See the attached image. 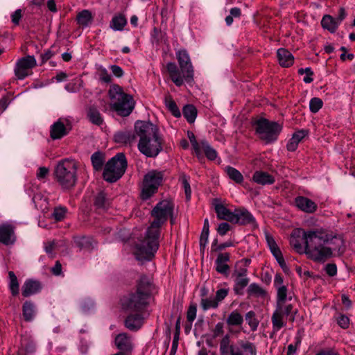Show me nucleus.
<instances>
[{"instance_id": "nucleus-1", "label": "nucleus", "mask_w": 355, "mask_h": 355, "mask_svg": "<svg viewBox=\"0 0 355 355\" xmlns=\"http://www.w3.org/2000/svg\"><path fill=\"white\" fill-rule=\"evenodd\" d=\"M293 248L300 254L316 262H324L334 256L342 255L345 251L343 236L323 228L294 230L290 239Z\"/></svg>"}, {"instance_id": "nucleus-2", "label": "nucleus", "mask_w": 355, "mask_h": 355, "mask_svg": "<svg viewBox=\"0 0 355 355\" xmlns=\"http://www.w3.org/2000/svg\"><path fill=\"white\" fill-rule=\"evenodd\" d=\"M160 223H150L133 241L132 252L138 261H150L159 246Z\"/></svg>"}, {"instance_id": "nucleus-3", "label": "nucleus", "mask_w": 355, "mask_h": 355, "mask_svg": "<svg viewBox=\"0 0 355 355\" xmlns=\"http://www.w3.org/2000/svg\"><path fill=\"white\" fill-rule=\"evenodd\" d=\"M135 130L139 137V150L146 157H156L162 150L163 142L157 126L150 121H137Z\"/></svg>"}, {"instance_id": "nucleus-4", "label": "nucleus", "mask_w": 355, "mask_h": 355, "mask_svg": "<svg viewBox=\"0 0 355 355\" xmlns=\"http://www.w3.org/2000/svg\"><path fill=\"white\" fill-rule=\"evenodd\" d=\"M153 285L150 278L142 276L137 281L135 289L121 300L122 309L125 311L146 312L150 304Z\"/></svg>"}, {"instance_id": "nucleus-5", "label": "nucleus", "mask_w": 355, "mask_h": 355, "mask_svg": "<svg viewBox=\"0 0 355 355\" xmlns=\"http://www.w3.org/2000/svg\"><path fill=\"white\" fill-rule=\"evenodd\" d=\"M110 107L121 116H128L135 107L132 96L123 92L121 87L113 85L109 89Z\"/></svg>"}, {"instance_id": "nucleus-6", "label": "nucleus", "mask_w": 355, "mask_h": 355, "mask_svg": "<svg viewBox=\"0 0 355 355\" xmlns=\"http://www.w3.org/2000/svg\"><path fill=\"white\" fill-rule=\"evenodd\" d=\"M212 205L219 220L227 222H254L252 214L243 207L228 208L219 199L213 200Z\"/></svg>"}, {"instance_id": "nucleus-7", "label": "nucleus", "mask_w": 355, "mask_h": 355, "mask_svg": "<svg viewBox=\"0 0 355 355\" xmlns=\"http://www.w3.org/2000/svg\"><path fill=\"white\" fill-rule=\"evenodd\" d=\"M77 169V164L72 159H64L57 164L54 171L55 178L63 189H70L76 185Z\"/></svg>"}, {"instance_id": "nucleus-8", "label": "nucleus", "mask_w": 355, "mask_h": 355, "mask_svg": "<svg viewBox=\"0 0 355 355\" xmlns=\"http://www.w3.org/2000/svg\"><path fill=\"white\" fill-rule=\"evenodd\" d=\"M253 125L259 138L266 144L275 141L282 130V124L265 118L257 119L254 121Z\"/></svg>"}, {"instance_id": "nucleus-9", "label": "nucleus", "mask_w": 355, "mask_h": 355, "mask_svg": "<svg viewBox=\"0 0 355 355\" xmlns=\"http://www.w3.org/2000/svg\"><path fill=\"white\" fill-rule=\"evenodd\" d=\"M127 162L123 153H117L105 164L103 176L108 182H116L124 173Z\"/></svg>"}, {"instance_id": "nucleus-10", "label": "nucleus", "mask_w": 355, "mask_h": 355, "mask_svg": "<svg viewBox=\"0 0 355 355\" xmlns=\"http://www.w3.org/2000/svg\"><path fill=\"white\" fill-rule=\"evenodd\" d=\"M163 177V173L156 170H152L145 175L141 194L143 200L148 199L157 191Z\"/></svg>"}, {"instance_id": "nucleus-11", "label": "nucleus", "mask_w": 355, "mask_h": 355, "mask_svg": "<svg viewBox=\"0 0 355 355\" xmlns=\"http://www.w3.org/2000/svg\"><path fill=\"white\" fill-rule=\"evenodd\" d=\"M173 204L169 200H162L157 204L152 210V215L158 220H175L173 216Z\"/></svg>"}, {"instance_id": "nucleus-12", "label": "nucleus", "mask_w": 355, "mask_h": 355, "mask_svg": "<svg viewBox=\"0 0 355 355\" xmlns=\"http://www.w3.org/2000/svg\"><path fill=\"white\" fill-rule=\"evenodd\" d=\"M37 64L36 60L33 55H28L19 59L15 68V73L18 79L23 80L29 75L28 71Z\"/></svg>"}, {"instance_id": "nucleus-13", "label": "nucleus", "mask_w": 355, "mask_h": 355, "mask_svg": "<svg viewBox=\"0 0 355 355\" xmlns=\"http://www.w3.org/2000/svg\"><path fill=\"white\" fill-rule=\"evenodd\" d=\"M176 56L185 80L189 82L193 77V68L187 51L180 50L176 53Z\"/></svg>"}, {"instance_id": "nucleus-14", "label": "nucleus", "mask_w": 355, "mask_h": 355, "mask_svg": "<svg viewBox=\"0 0 355 355\" xmlns=\"http://www.w3.org/2000/svg\"><path fill=\"white\" fill-rule=\"evenodd\" d=\"M129 314L124 320L125 327L132 331H137L141 328L146 318V312L128 311Z\"/></svg>"}, {"instance_id": "nucleus-15", "label": "nucleus", "mask_w": 355, "mask_h": 355, "mask_svg": "<svg viewBox=\"0 0 355 355\" xmlns=\"http://www.w3.org/2000/svg\"><path fill=\"white\" fill-rule=\"evenodd\" d=\"M114 343L119 352H122L124 354H130L134 349L132 337L127 333H121L116 335Z\"/></svg>"}, {"instance_id": "nucleus-16", "label": "nucleus", "mask_w": 355, "mask_h": 355, "mask_svg": "<svg viewBox=\"0 0 355 355\" xmlns=\"http://www.w3.org/2000/svg\"><path fill=\"white\" fill-rule=\"evenodd\" d=\"M230 355H257L255 345L249 341L239 340L236 345L230 347Z\"/></svg>"}, {"instance_id": "nucleus-17", "label": "nucleus", "mask_w": 355, "mask_h": 355, "mask_svg": "<svg viewBox=\"0 0 355 355\" xmlns=\"http://www.w3.org/2000/svg\"><path fill=\"white\" fill-rule=\"evenodd\" d=\"M137 137L135 131L132 132L128 130L117 132L114 135L115 142L128 146L135 144Z\"/></svg>"}, {"instance_id": "nucleus-18", "label": "nucleus", "mask_w": 355, "mask_h": 355, "mask_svg": "<svg viewBox=\"0 0 355 355\" xmlns=\"http://www.w3.org/2000/svg\"><path fill=\"white\" fill-rule=\"evenodd\" d=\"M166 69L169 73L170 78L171 80L174 83V84L180 87L184 83V73H182L181 69L180 70L175 63L174 62H168L166 64Z\"/></svg>"}, {"instance_id": "nucleus-19", "label": "nucleus", "mask_w": 355, "mask_h": 355, "mask_svg": "<svg viewBox=\"0 0 355 355\" xmlns=\"http://www.w3.org/2000/svg\"><path fill=\"white\" fill-rule=\"evenodd\" d=\"M15 241L13 227L10 225H0V242L6 245H12Z\"/></svg>"}, {"instance_id": "nucleus-20", "label": "nucleus", "mask_w": 355, "mask_h": 355, "mask_svg": "<svg viewBox=\"0 0 355 355\" xmlns=\"http://www.w3.org/2000/svg\"><path fill=\"white\" fill-rule=\"evenodd\" d=\"M295 203L298 209L306 213H313L317 209V205L306 197L297 196Z\"/></svg>"}, {"instance_id": "nucleus-21", "label": "nucleus", "mask_w": 355, "mask_h": 355, "mask_svg": "<svg viewBox=\"0 0 355 355\" xmlns=\"http://www.w3.org/2000/svg\"><path fill=\"white\" fill-rule=\"evenodd\" d=\"M68 133L69 131L61 119H58L51 126L50 136L54 140L60 139Z\"/></svg>"}, {"instance_id": "nucleus-22", "label": "nucleus", "mask_w": 355, "mask_h": 355, "mask_svg": "<svg viewBox=\"0 0 355 355\" xmlns=\"http://www.w3.org/2000/svg\"><path fill=\"white\" fill-rule=\"evenodd\" d=\"M42 289L40 282L33 279L26 280L22 286V295L28 297L38 293Z\"/></svg>"}, {"instance_id": "nucleus-23", "label": "nucleus", "mask_w": 355, "mask_h": 355, "mask_svg": "<svg viewBox=\"0 0 355 355\" xmlns=\"http://www.w3.org/2000/svg\"><path fill=\"white\" fill-rule=\"evenodd\" d=\"M277 56L279 64L283 67H288L293 64L294 57L292 53L286 49H279L277 52Z\"/></svg>"}, {"instance_id": "nucleus-24", "label": "nucleus", "mask_w": 355, "mask_h": 355, "mask_svg": "<svg viewBox=\"0 0 355 355\" xmlns=\"http://www.w3.org/2000/svg\"><path fill=\"white\" fill-rule=\"evenodd\" d=\"M285 317L286 316L282 314V311L281 309H275L271 317L273 333H277L282 327L286 326V323L284 321Z\"/></svg>"}, {"instance_id": "nucleus-25", "label": "nucleus", "mask_w": 355, "mask_h": 355, "mask_svg": "<svg viewBox=\"0 0 355 355\" xmlns=\"http://www.w3.org/2000/svg\"><path fill=\"white\" fill-rule=\"evenodd\" d=\"M230 260L229 253H220L218 254L216 260V270L218 272L223 275H227L230 270L229 266L227 262Z\"/></svg>"}, {"instance_id": "nucleus-26", "label": "nucleus", "mask_w": 355, "mask_h": 355, "mask_svg": "<svg viewBox=\"0 0 355 355\" xmlns=\"http://www.w3.org/2000/svg\"><path fill=\"white\" fill-rule=\"evenodd\" d=\"M252 180L257 184L261 185L272 184L275 182V178L268 173L261 171H257L252 175Z\"/></svg>"}, {"instance_id": "nucleus-27", "label": "nucleus", "mask_w": 355, "mask_h": 355, "mask_svg": "<svg viewBox=\"0 0 355 355\" xmlns=\"http://www.w3.org/2000/svg\"><path fill=\"white\" fill-rule=\"evenodd\" d=\"M87 117L92 123L98 126L101 125L104 121L103 117L99 110L94 105H91L87 107Z\"/></svg>"}, {"instance_id": "nucleus-28", "label": "nucleus", "mask_w": 355, "mask_h": 355, "mask_svg": "<svg viewBox=\"0 0 355 355\" xmlns=\"http://www.w3.org/2000/svg\"><path fill=\"white\" fill-rule=\"evenodd\" d=\"M73 241L76 245L79 248L80 250L90 251L94 248V241L90 237L76 236L73 237Z\"/></svg>"}, {"instance_id": "nucleus-29", "label": "nucleus", "mask_w": 355, "mask_h": 355, "mask_svg": "<svg viewBox=\"0 0 355 355\" xmlns=\"http://www.w3.org/2000/svg\"><path fill=\"white\" fill-rule=\"evenodd\" d=\"M127 24V19L121 13L114 15L110 22V27L114 31H121Z\"/></svg>"}, {"instance_id": "nucleus-30", "label": "nucleus", "mask_w": 355, "mask_h": 355, "mask_svg": "<svg viewBox=\"0 0 355 355\" xmlns=\"http://www.w3.org/2000/svg\"><path fill=\"white\" fill-rule=\"evenodd\" d=\"M306 134L307 132L303 130L294 133L286 145L287 150L291 152L295 151L297 149L299 143L305 137Z\"/></svg>"}, {"instance_id": "nucleus-31", "label": "nucleus", "mask_w": 355, "mask_h": 355, "mask_svg": "<svg viewBox=\"0 0 355 355\" xmlns=\"http://www.w3.org/2000/svg\"><path fill=\"white\" fill-rule=\"evenodd\" d=\"M339 25L340 24L336 19L329 15H325L321 20V26L322 28L328 30L331 33H335Z\"/></svg>"}, {"instance_id": "nucleus-32", "label": "nucleus", "mask_w": 355, "mask_h": 355, "mask_svg": "<svg viewBox=\"0 0 355 355\" xmlns=\"http://www.w3.org/2000/svg\"><path fill=\"white\" fill-rule=\"evenodd\" d=\"M243 322V317L237 310L232 311L226 319V323L230 327H240Z\"/></svg>"}, {"instance_id": "nucleus-33", "label": "nucleus", "mask_w": 355, "mask_h": 355, "mask_svg": "<svg viewBox=\"0 0 355 355\" xmlns=\"http://www.w3.org/2000/svg\"><path fill=\"white\" fill-rule=\"evenodd\" d=\"M23 317L27 322L33 320L35 313L34 304L31 301H26L22 306Z\"/></svg>"}, {"instance_id": "nucleus-34", "label": "nucleus", "mask_w": 355, "mask_h": 355, "mask_svg": "<svg viewBox=\"0 0 355 355\" xmlns=\"http://www.w3.org/2000/svg\"><path fill=\"white\" fill-rule=\"evenodd\" d=\"M94 205L97 209H105L109 207L110 202L106 194L101 191L94 198Z\"/></svg>"}, {"instance_id": "nucleus-35", "label": "nucleus", "mask_w": 355, "mask_h": 355, "mask_svg": "<svg viewBox=\"0 0 355 355\" xmlns=\"http://www.w3.org/2000/svg\"><path fill=\"white\" fill-rule=\"evenodd\" d=\"M77 22L80 26H88L92 21V12L88 10H83L77 15Z\"/></svg>"}, {"instance_id": "nucleus-36", "label": "nucleus", "mask_w": 355, "mask_h": 355, "mask_svg": "<svg viewBox=\"0 0 355 355\" xmlns=\"http://www.w3.org/2000/svg\"><path fill=\"white\" fill-rule=\"evenodd\" d=\"M182 114L187 121L192 123L196 118L197 110L193 105L189 104L183 107Z\"/></svg>"}, {"instance_id": "nucleus-37", "label": "nucleus", "mask_w": 355, "mask_h": 355, "mask_svg": "<svg viewBox=\"0 0 355 355\" xmlns=\"http://www.w3.org/2000/svg\"><path fill=\"white\" fill-rule=\"evenodd\" d=\"M200 149L202 150V153H204L209 159L214 160L216 158V151L210 146L206 140L200 141Z\"/></svg>"}, {"instance_id": "nucleus-38", "label": "nucleus", "mask_w": 355, "mask_h": 355, "mask_svg": "<svg viewBox=\"0 0 355 355\" xmlns=\"http://www.w3.org/2000/svg\"><path fill=\"white\" fill-rule=\"evenodd\" d=\"M33 201L37 209L41 210L42 212H45L48 210L49 202L46 198L40 194H37L33 196Z\"/></svg>"}, {"instance_id": "nucleus-39", "label": "nucleus", "mask_w": 355, "mask_h": 355, "mask_svg": "<svg viewBox=\"0 0 355 355\" xmlns=\"http://www.w3.org/2000/svg\"><path fill=\"white\" fill-rule=\"evenodd\" d=\"M68 210L65 207H55L51 213V218L56 221L67 219Z\"/></svg>"}, {"instance_id": "nucleus-40", "label": "nucleus", "mask_w": 355, "mask_h": 355, "mask_svg": "<svg viewBox=\"0 0 355 355\" xmlns=\"http://www.w3.org/2000/svg\"><path fill=\"white\" fill-rule=\"evenodd\" d=\"M245 319L252 331H257L259 324V321L257 318L256 313L253 311H248L245 315Z\"/></svg>"}, {"instance_id": "nucleus-41", "label": "nucleus", "mask_w": 355, "mask_h": 355, "mask_svg": "<svg viewBox=\"0 0 355 355\" xmlns=\"http://www.w3.org/2000/svg\"><path fill=\"white\" fill-rule=\"evenodd\" d=\"M189 176L187 175L184 173H182L180 175L179 182L181 183V185L184 190L187 200H189L191 199V189L189 184Z\"/></svg>"}, {"instance_id": "nucleus-42", "label": "nucleus", "mask_w": 355, "mask_h": 355, "mask_svg": "<svg viewBox=\"0 0 355 355\" xmlns=\"http://www.w3.org/2000/svg\"><path fill=\"white\" fill-rule=\"evenodd\" d=\"M165 105L171 114L175 117H180L181 112L177 106L175 102L173 100L171 96H167L164 99Z\"/></svg>"}, {"instance_id": "nucleus-43", "label": "nucleus", "mask_w": 355, "mask_h": 355, "mask_svg": "<svg viewBox=\"0 0 355 355\" xmlns=\"http://www.w3.org/2000/svg\"><path fill=\"white\" fill-rule=\"evenodd\" d=\"M229 178L236 183H241L243 180V175L235 168L227 166L225 169Z\"/></svg>"}, {"instance_id": "nucleus-44", "label": "nucleus", "mask_w": 355, "mask_h": 355, "mask_svg": "<svg viewBox=\"0 0 355 355\" xmlns=\"http://www.w3.org/2000/svg\"><path fill=\"white\" fill-rule=\"evenodd\" d=\"M91 160L92 166L96 171H99L102 168L104 163V157L101 153H94L91 157Z\"/></svg>"}, {"instance_id": "nucleus-45", "label": "nucleus", "mask_w": 355, "mask_h": 355, "mask_svg": "<svg viewBox=\"0 0 355 355\" xmlns=\"http://www.w3.org/2000/svg\"><path fill=\"white\" fill-rule=\"evenodd\" d=\"M248 293L250 295L257 297H263L266 295V291L259 285L255 283H252L248 286Z\"/></svg>"}, {"instance_id": "nucleus-46", "label": "nucleus", "mask_w": 355, "mask_h": 355, "mask_svg": "<svg viewBox=\"0 0 355 355\" xmlns=\"http://www.w3.org/2000/svg\"><path fill=\"white\" fill-rule=\"evenodd\" d=\"M249 279L247 277L236 276L234 291L236 294H241L243 289L248 284Z\"/></svg>"}, {"instance_id": "nucleus-47", "label": "nucleus", "mask_w": 355, "mask_h": 355, "mask_svg": "<svg viewBox=\"0 0 355 355\" xmlns=\"http://www.w3.org/2000/svg\"><path fill=\"white\" fill-rule=\"evenodd\" d=\"M284 303H279L277 302V306L276 309H281L282 311V314L285 315L286 317H289V319L291 321H294L295 320V315L293 313V305L292 304H288L286 306H284Z\"/></svg>"}, {"instance_id": "nucleus-48", "label": "nucleus", "mask_w": 355, "mask_h": 355, "mask_svg": "<svg viewBox=\"0 0 355 355\" xmlns=\"http://www.w3.org/2000/svg\"><path fill=\"white\" fill-rule=\"evenodd\" d=\"M10 278V289L13 295H17L19 293V283L17 277L14 272L10 271L8 272Z\"/></svg>"}, {"instance_id": "nucleus-49", "label": "nucleus", "mask_w": 355, "mask_h": 355, "mask_svg": "<svg viewBox=\"0 0 355 355\" xmlns=\"http://www.w3.org/2000/svg\"><path fill=\"white\" fill-rule=\"evenodd\" d=\"M200 306L203 310L206 311L209 309H216L218 306V302L216 298H202L200 301Z\"/></svg>"}, {"instance_id": "nucleus-50", "label": "nucleus", "mask_w": 355, "mask_h": 355, "mask_svg": "<svg viewBox=\"0 0 355 355\" xmlns=\"http://www.w3.org/2000/svg\"><path fill=\"white\" fill-rule=\"evenodd\" d=\"M190 142L194 150V152L197 157H200L202 156V150L200 149V142L198 143L196 139V137L193 133L191 132L188 134Z\"/></svg>"}, {"instance_id": "nucleus-51", "label": "nucleus", "mask_w": 355, "mask_h": 355, "mask_svg": "<svg viewBox=\"0 0 355 355\" xmlns=\"http://www.w3.org/2000/svg\"><path fill=\"white\" fill-rule=\"evenodd\" d=\"M323 103L320 98L314 97L311 99L309 108L311 112H318L322 107Z\"/></svg>"}, {"instance_id": "nucleus-52", "label": "nucleus", "mask_w": 355, "mask_h": 355, "mask_svg": "<svg viewBox=\"0 0 355 355\" xmlns=\"http://www.w3.org/2000/svg\"><path fill=\"white\" fill-rule=\"evenodd\" d=\"M49 174V169L45 166H41L38 168L36 177L37 179L40 181L45 182L46 178Z\"/></svg>"}, {"instance_id": "nucleus-53", "label": "nucleus", "mask_w": 355, "mask_h": 355, "mask_svg": "<svg viewBox=\"0 0 355 355\" xmlns=\"http://www.w3.org/2000/svg\"><path fill=\"white\" fill-rule=\"evenodd\" d=\"M287 297V288L285 286H281L277 288V302L284 303Z\"/></svg>"}, {"instance_id": "nucleus-54", "label": "nucleus", "mask_w": 355, "mask_h": 355, "mask_svg": "<svg viewBox=\"0 0 355 355\" xmlns=\"http://www.w3.org/2000/svg\"><path fill=\"white\" fill-rule=\"evenodd\" d=\"M197 307L195 304H191L189 306V309L187 313V320L190 322H192L196 317Z\"/></svg>"}, {"instance_id": "nucleus-55", "label": "nucleus", "mask_w": 355, "mask_h": 355, "mask_svg": "<svg viewBox=\"0 0 355 355\" xmlns=\"http://www.w3.org/2000/svg\"><path fill=\"white\" fill-rule=\"evenodd\" d=\"M230 338L229 335H225L220 342V351L230 352Z\"/></svg>"}, {"instance_id": "nucleus-56", "label": "nucleus", "mask_w": 355, "mask_h": 355, "mask_svg": "<svg viewBox=\"0 0 355 355\" xmlns=\"http://www.w3.org/2000/svg\"><path fill=\"white\" fill-rule=\"evenodd\" d=\"M232 230V226L230 223H219L216 230L220 236L225 235L229 231Z\"/></svg>"}, {"instance_id": "nucleus-57", "label": "nucleus", "mask_w": 355, "mask_h": 355, "mask_svg": "<svg viewBox=\"0 0 355 355\" xmlns=\"http://www.w3.org/2000/svg\"><path fill=\"white\" fill-rule=\"evenodd\" d=\"M338 324L339 326L343 329H346L349 327V318L343 315H340L338 316L337 319Z\"/></svg>"}, {"instance_id": "nucleus-58", "label": "nucleus", "mask_w": 355, "mask_h": 355, "mask_svg": "<svg viewBox=\"0 0 355 355\" xmlns=\"http://www.w3.org/2000/svg\"><path fill=\"white\" fill-rule=\"evenodd\" d=\"M325 271L330 277H334L337 273V267L334 263H328L325 266Z\"/></svg>"}, {"instance_id": "nucleus-59", "label": "nucleus", "mask_w": 355, "mask_h": 355, "mask_svg": "<svg viewBox=\"0 0 355 355\" xmlns=\"http://www.w3.org/2000/svg\"><path fill=\"white\" fill-rule=\"evenodd\" d=\"M227 289L220 288L216 291L215 298L217 300V302H219L225 298V297L227 295Z\"/></svg>"}, {"instance_id": "nucleus-60", "label": "nucleus", "mask_w": 355, "mask_h": 355, "mask_svg": "<svg viewBox=\"0 0 355 355\" xmlns=\"http://www.w3.org/2000/svg\"><path fill=\"white\" fill-rule=\"evenodd\" d=\"M21 17V10L17 9L11 15L12 22L15 25H18Z\"/></svg>"}, {"instance_id": "nucleus-61", "label": "nucleus", "mask_w": 355, "mask_h": 355, "mask_svg": "<svg viewBox=\"0 0 355 355\" xmlns=\"http://www.w3.org/2000/svg\"><path fill=\"white\" fill-rule=\"evenodd\" d=\"M223 334V324L221 322H218L216 324L213 331V336L216 338Z\"/></svg>"}, {"instance_id": "nucleus-62", "label": "nucleus", "mask_w": 355, "mask_h": 355, "mask_svg": "<svg viewBox=\"0 0 355 355\" xmlns=\"http://www.w3.org/2000/svg\"><path fill=\"white\" fill-rule=\"evenodd\" d=\"M100 79L104 83H110L111 81V76L105 69L101 70Z\"/></svg>"}, {"instance_id": "nucleus-63", "label": "nucleus", "mask_w": 355, "mask_h": 355, "mask_svg": "<svg viewBox=\"0 0 355 355\" xmlns=\"http://www.w3.org/2000/svg\"><path fill=\"white\" fill-rule=\"evenodd\" d=\"M110 69L112 73L116 77H121L123 75L122 68L118 65H112Z\"/></svg>"}, {"instance_id": "nucleus-64", "label": "nucleus", "mask_w": 355, "mask_h": 355, "mask_svg": "<svg viewBox=\"0 0 355 355\" xmlns=\"http://www.w3.org/2000/svg\"><path fill=\"white\" fill-rule=\"evenodd\" d=\"M346 16L347 13L345 9L343 7H340L338 10V16L336 17V20L338 21L340 24L344 20Z\"/></svg>"}]
</instances>
